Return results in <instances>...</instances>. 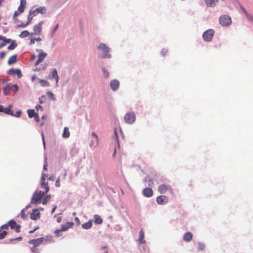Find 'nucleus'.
<instances>
[{"label":"nucleus","instance_id":"1","mask_svg":"<svg viewBox=\"0 0 253 253\" xmlns=\"http://www.w3.org/2000/svg\"><path fill=\"white\" fill-rule=\"evenodd\" d=\"M46 194L41 191H36L33 195V204H38L42 202V198Z\"/></svg>","mask_w":253,"mask_h":253},{"label":"nucleus","instance_id":"2","mask_svg":"<svg viewBox=\"0 0 253 253\" xmlns=\"http://www.w3.org/2000/svg\"><path fill=\"white\" fill-rule=\"evenodd\" d=\"M26 4V0H20V4L17 10L15 11L13 16V20L15 21L17 20V17L18 15L22 13L25 9Z\"/></svg>","mask_w":253,"mask_h":253},{"label":"nucleus","instance_id":"3","mask_svg":"<svg viewBox=\"0 0 253 253\" xmlns=\"http://www.w3.org/2000/svg\"><path fill=\"white\" fill-rule=\"evenodd\" d=\"M219 23L222 26H228L232 23L231 17L226 14H223L219 17Z\"/></svg>","mask_w":253,"mask_h":253},{"label":"nucleus","instance_id":"4","mask_svg":"<svg viewBox=\"0 0 253 253\" xmlns=\"http://www.w3.org/2000/svg\"><path fill=\"white\" fill-rule=\"evenodd\" d=\"M158 191L161 194H165L169 191L171 195H173V192L170 185L166 184H162L158 187Z\"/></svg>","mask_w":253,"mask_h":253},{"label":"nucleus","instance_id":"5","mask_svg":"<svg viewBox=\"0 0 253 253\" xmlns=\"http://www.w3.org/2000/svg\"><path fill=\"white\" fill-rule=\"evenodd\" d=\"M98 49L103 51V54L101 56L102 58H110L111 57V54L109 53L110 51V48L105 44L101 43L98 46Z\"/></svg>","mask_w":253,"mask_h":253},{"label":"nucleus","instance_id":"6","mask_svg":"<svg viewBox=\"0 0 253 253\" xmlns=\"http://www.w3.org/2000/svg\"><path fill=\"white\" fill-rule=\"evenodd\" d=\"M125 122L128 124H132L135 121V114L133 112H128L124 116Z\"/></svg>","mask_w":253,"mask_h":253},{"label":"nucleus","instance_id":"7","mask_svg":"<svg viewBox=\"0 0 253 253\" xmlns=\"http://www.w3.org/2000/svg\"><path fill=\"white\" fill-rule=\"evenodd\" d=\"M214 34V31L212 29H209L204 32L203 34V38L205 41L211 42L213 35Z\"/></svg>","mask_w":253,"mask_h":253},{"label":"nucleus","instance_id":"8","mask_svg":"<svg viewBox=\"0 0 253 253\" xmlns=\"http://www.w3.org/2000/svg\"><path fill=\"white\" fill-rule=\"evenodd\" d=\"M7 74L12 77L16 76L17 79H20L22 76L21 71L19 69L11 68L7 71Z\"/></svg>","mask_w":253,"mask_h":253},{"label":"nucleus","instance_id":"9","mask_svg":"<svg viewBox=\"0 0 253 253\" xmlns=\"http://www.w3.org/2000/svg\"><path fill=\"white\" fill-rule=\"evenodd\" d=\"M74 225V223L73 222H68L64 224H62L61 229L56 230L55 231V233L57 235L61 231H67L69 228H72Z\"/></svg>","mask_w":253,"mask_h":253},{"label":"nucleus","instance_id":"10","mask_svg":"<svg viewBox=\"0 0 253 253\" xmlns=\"http://www.w3.org/2000/svg\"><path fill=\"white\" fill-rule=\"evenodd\" d=\"M98 139L95 133L92 132L91 134V139L90 143V146L91 148H94L98 146Z\"/></svg>","mask_w":253,"mask_h":253},{"label":"nucleus","instance_id":"11","mask_svg":"<svg viewBox=\"0 0 253 253\" xmlns=\"http://www.w3.org/2000/svg\"><path fill=\"white\" fill-rule=\"evenodd\" d=\"M30 208V207L27 206L26 208L22 210L21 213V217L23 219H25L28 217L32 219V212L30 211H29Z\"/></svg>","mask_w":253,"mask_h":253},{"label":"nucleus","instance_id":"12","mask_svg":"<svg viewBox=\"0 0 253 253\" xmlns=\"http://www.w3.org/2000/svg\"><path fill=\"white\" fill-rule=\"evenodd\" d=\"M8 224L10 228L12 230H14L15 232L18 233L20 232V226L16 223V222L13 219L8 221Z\"/></svg>","mask_w":253,"mask_h":253},{"label":"nucleus","instance_id":"13","mask_svg":"<svg viewBox=\"0 0 253 253\" xmlns=\"http://www.w3.org/2000/svg\"><path fill=\"white\" fill-rule=\"evenodd\" d=\"M39 54L38 55V58L35 63V66L38 65L40 63L42 62L44 58L47 56V54L44 52L42 50H39Z\"/></svg>","mask_w":253,"mask_h":253},{"label":"nucleus","instance_id":"14","mask_svg":"<svg viewBox=\"0 0 253 253\" xmlns=\"http://www.w3.org/2000/svg\"><path fill=\"white\" fill-rule=\"evenodd\" d=\"M156 202L159 205H163L168 202V198L166 196L161 195L157 197Z\"/></svg>","mask_w":253,"mask_h":253},{"label":"nucleus","instance_id":"15","mask_svg":"<svg viewBox=\"0 0 253 253\" xmlns=\"http://www.w3.org/2000/svg\"><path fill=\"white\" fill-rule=\"evenodd\" d=\"M42 23L43 22L41 21L39 22L38 24L34 26V33H33V34H34L35 35H40L41 33Z\"/></svg>","mask_w":253,"mask_h":253},{"label":"nucleus","instance_id":"16","mask_svg":"<svg viewBox=\"0 0 253 253\" xmlns=\"http://www.w3.org/2000/svg\"><path fill=\"white\" fill-rule=\"evenodd\" d=\"M143 194L146 197H151L153 195V192L151 188H145L143 190Z\"/></svg>","mask_w":253,"mask_h":253},{"label":"nucleus","instance_id":"17","mask_svg":"<svg viewBox=\"0 0 253 253\" xmlns=\"http://www.w3.org/2000/svg\"><path fill=\"white\" fill-rule=\"evenodd\" d=\"M46 11V8L44 6H42L37 8L36 9L33 11V16L37 15L38 13L44 14Z\"/></svg>","mask_w":253,"mask_h":253},{"label":"nucleus","instance_id":"18","mask_svg":"<svg viewBox=\"0 0 253 253\" xmlns=\"http://www.w3.org/2000/svg\"><path fill=\"white\" fill-rule=\"evenodd\" d=\"M46 242V239H44V238H40L37 239L33 240V244L34 246L37 247L39 246L42 243H45Z\"/></svg>","mask_w":253,"mask_h":253},{"label":"nucleus","instance_id":"19","mask_svg":"<svg viewBox=\"0 0 253 253\" xmlns=\"http://www.w3.org/2000/svg\"><path fill=\"white\" fill-rule=\"evenodd\" d=\"M110 86L112 90H116L119 87V82L116 80H114L111 82Z\"/></svg>","mask_w":253,"mask_h":253},{"label":"nucleus","instance_id":"20","mask_svg":"<svg viewBox=\"0 0 253 253\" xmlns=\"http://www.w3.org/2000/svg\"><path fill=\"white\" fill-rule=\"evenodd\" d=\"M52 78L55 79L56 85L58 86L59 77L58 75L57 71L56 69H54L51 73Z\"/></svg>","mask_w":253,"mask_h":253},{"label":"nucleus","instance_id":"21","mask_svg":"<svg viewBox=\"0 0 253 253\" xmlns=\"http://www.w3.org/2000/svg\"><path fill=\"white\" fill-rule=\"evenodd\" d=\"M41 217V214L39 209L33 210V220H37Z\"/></svg>","mask_w":253,"mask_h":253},{"label":"nucleus","instance_id":"22","mask_svg":"<svg viewBox=\"0 0 253 253\" xmlns=\"http://www.w3.org/2000/svg\"><path fill=\"white\" fill-rule=\"evenodd\" d=\"M92 226V220H89L88 221L83 223L82 225V227L83 229L88 230L90 229Z\"/></svg>","mask_w":253,"mask_h":253},{"label":"nucleus","instance_id":"23","mask_svg":"<svg viewBox=\"0 0 253 253\" xmlns=\"http://www.w3.org/2000/svg\"><path fill=\"white\" fill-rule=\"evenodd\" d=\"M17 55L16 54L10 56L7 61V64L8 65H12L15 63L17 61Z\"/></svg>","mask_w":253,"mask_h":253},{"label":"nucleus","instance_id":"24","mask_svg":"<svg viewBox=\"0 0 253 253\" xmlns=\"http://www.w3.org/2000/svg\"><path fill=\"white\" fill-rule=\"evenodd\" d=\"M218 0H205V3L208 7L214 6Z\"/></svg>","mask_w":253,"mask_h":253},{"label":"nucleus","instance_id":"25","mask_svg":"<svg viewBox=\"0 0 253 253\" xmlns=\"http://www.w3.org/2000/svg\"><path fill=\"white\" fill-rule=\"evenodd\" d=\"M94 222L96 224H100L102 223L103 220L101 216L98 214H94L93 216Z\"/></svg>","mask_w":253,"mask_h":253},{"label":"nucleus","instance_id":"26","mask_svg":"<svg viewBox=\"0 0 253 253\" xmlns=\"http://www.w3.org/2000/svg\"><path fill=\"white\" fill-rule=\"evenodd\" d=\"M192 234L190 232L186 233L183 236V240L185 242H189L192 239Z\"/></svg>","mask_w":253,"mask_h":253},{"label":"nucleus","instance_id":"27","mask_svg":"<svg viewBox=\"0 0 253 253\" xmlns=\"http://www.w3.org/2000/svg\"><path fill=\"white\" fill-rule=\"evenodd\" d=\"M144 233L142 229H141L139 232V242L140 244H143L145 243V241L144 239Z\"/></svg>","mask_w":253,"mask_h":253},{"label":"nucleus","instance_id":"28","mask_svg":"<svg viewBox=\"0 0 253 253\" xmlns=\"http://www.w3.org/2000/svg\"><path fill=\"white\" fill-rule=\"evenodd\" d=\"M70 132L68 127H65L64 128L63 132L62 133V137L64 138H68L70 136Z\"/></svg>","mask_w":253,"mask_h":253},{"label":"nucleus","instance_id":"29","mask_svg":"<svg viewBox=\"0 0 253 253\" xmlns=\"http://www.w3.org/2000/svg\"><path fill=\"white\" fill-rule=\"evenodd\" d=\"M42 187L45 189V191L43 192L45 194H46L49 190V187L48 185L47 182H45V181H42L41 184Z\"/></svg>","mask_w":253,"mask_h":253},{"label":"nucleus","instance_id":"30","mask_svg":"<svg viewBox=\"0 0 253 253\" xmlns=\"http://www.w3.org/2000/svg\"><path fill=\"white\" fill-rule=\"evenodd\" d=\"M51 196L50 195H47L45 196L42 200V204L43 205H45L50 200Z\"/></svg>","mask_w":253,"mask_h":253},{"label":"nucleus","instance_id":"31","mask_svg":"<svg viewBox=\"0 0 253 253\" xmlns=\"http://www.w3.org/2000/svg\"><path fill=\"white\" fill-rule=\"evenodd\" d=\"M11 44L7 47L8 50L14 49L17 45L15 41H12Z\"/></svg>","mask_w":253,"mask_h":253},{"label":"nucleus","instance_id":"32","mask_svg":"<svg viewBox=\"0 0 253 253\" xmlns=\"http://www.w3.org/2000/svg\"><path fill=\"white\" fill-rule=\"evenodd\" d=\"M3 112L6 114H9L10 115H13V111L11 110V106H9L7 108H4Z\"/></svg>","mask_w":253,"mask_h":253},{"label":"nucleus","instance_id":"33","mask_svg":"<svg viewBox=\"0 0 253 253\" xmlns=\"http://www.w3.org/2000/svg\"><path fill=\"white\" fill-rule=\"evenodd\" d=\"M30 35L29 32L28 31H22L19 35V37L22 38H24L28 37Z\"/></svg>","mask_w":253,"mask_h":253},{"label":"nucleus","instance_id":"34","mask_svg":"<svg viewBox=\"0 0 253 253\" xmlns=\"http://www.w3.org/2000/svg\"><path fill=\"white\" fill-rule=\"evenodd\" d=\"M39 83L42 86H48L49 85V83L44 80H40Z\"/></svg>","mask_w":253,"mask_h":253},{"label":"nucleus","instance_id":"35","mask_svg":"<svg viewBox=\"0 0 253 253\" xmlns=\"http://www.w3.org/2000/svg\"><path fill=\"white\" fill-rule=\"evenodd\" d=\"M102 71L103 73V76L105 78H107L109 76V73L107 70H106L104 68H102Z\"/></svg>","mask_w":253,"mask_h":253},{"label":"nucleus","instance_id":"36","mask_svg":"<svg viewBox=\"0 0 253 253\" xmlns=\"http://www.w3.org/2000/svg\"><path fill=\"white\" fill-rule=\"evenodd\" d=\"M0 40H2L4 42H6V43H10L11 42V39H7L5 37L2 36H0Z\"/></svg>","mask_w":253,"mask_h":253},{"label":"nucleus","instance_id":"37","mask_svg":"<svg viewBox=\"0 0 253 253\" xmlns=\"http://www.w3.org/2000/svg\"><path fill=\"white\" fill-rule=\"evenodd\" d=\"M33 118H34L35 120L38 122L39 121V118L37 113H35V110L33 109Z\"/></svg>","mask_w":253,"mask_h":253},{"label":"nucleus","instance_id":"38","mask_svg":"<svg viewBox=\"0 0 253 253\" xmlns=\"http://www.w3.org/2000/svg\"><path fill=\"white\" fill-rule=\"evenodd\" d=\"M8 227H9V225L8 224V222H7L5 224L1 225L0 227L1 232H2V231H1L2 229H7L8 228Z\"/></svg>","mask_w":253,"mask_h":253},{"label":"nucleus","instance_id":"39","mask_svg":"<svg viewBox=\"0 0 253 253\" xmlns=\"http://www.w3.org/2000/svg\"><path fill=\"white\" fill-rule=\"evenodd\" d=\"M47 96L50 97L52 100H55V98L54 97L53 94L51 91H47Z\"/></svg>","mask_w":253,"mask_h":253},{"label":"nucleus","instance_id":"40","mask_svg":"<svg viewBox=\"0 0 253 253\" xmlns=\"http://www.w3.org/2000/svg\"><path fill=\"white\" fill-rule=\"evenodd\" d=\"M205 249V245L204 244L199 243L198 245V249L199 251H202Z\"/></svg>","mask_w":253,"mask_h":253},{"label":"nucleus","instance_id":"41","mask_svg":"<svg viewBox=\"0 0 253 253\" xmlns=\"http://www.w3.org/2000/svg\"><path fill=\"white\" fill-rule=\"evenodd\" d=\"M21 112L20 111H17L15 113H14L13 112V115H11L12 116H14V117H19L21 115Z\"/></svg>","mask_w":253,"mask_h":253},{"label":"nucleus","instance_id":"42","mask_svg":"<svg viewBox=\"0 0 253 253\" xmlns=\"http://www.w3.org/2000/svg\"><path fill=\"white\" fill-rule=\"evenodd\" d=\"M60 178L59 177H58L55 181V186L57 187H59L60 186Z\"/></svg>","mask_w":253,"mask_h":253},{"label":"nucleus","instance_id":"43","mask_svg":"<svg viewBox=\"0 0 253 253\" xmlns=\"http://www.w3.org/2000/svg\"><path fill=\"white\" fill-rule=\"evenodd\" d=\"M167 52H168L167 49H163L161 51V53L163 56H165L166 55V54L167 53Z\"/></svg>","mask_w":253,"mask_h":253},{"label":"nucleus","instance_id":"44","mask_svg":"<svg viewBox=\"0 0 253 253\" xmlns=\"http://www.w3.org/2000/svg\"><path fill=\"white\" fill-rule=\"evenodd\" d=\"M248 19L249 20H252L253 21V15H250L249 13L246 15Z\"/></svg>","mask_w":253,"mask_h":253},{"label":"nucleus","instance_id":"45","mask_svg":"<svg viewBox=\"0 0 253 253\" xmlns=\"http://www.w3.org/2000/svg\"><path fill=\"white\" fill-rule=\"evenodd\" d=\"M42 40V39L41 38H33V44L34 43L35 41L40 42Z\"/></svg>","mask_w":253,"mask_h":253},{"label":"nucleus","instance_id":"46","mask_svg":"<svg viewBox=\"0 0 253 253\" xmlns=\"http://www.w3.org/2000/svg\"><path fill=\"white\" fill-rule=\"evenodd\" d=\"M6 53L5 52H0V59H3Z\"/></svg>","mask_w":253,"mask_h":253},{"label":"nucleus","instance_id":"47","mask_svg":"<svg viewBox=\"0 0 253 253\" xmlns=\"http://www.w3.org/2000/svg\"><path fill=\"white\" fill-rule=\"evenodd\" d=\"M35 108H36V109L37 111H39V110L42 111V107L41 105H37V106L35 107Z\"/></svg>","mask_w":253,"mask_h":253},{"label":"nucleus","instance_id":"48","mask_svg":"<svg viewBox=\"0 0 253 253\" xmlns=\"http://www.w3.org/2000/svg\"><path fill=\"white\" fill-rule=\"evenodd\" d=\"M148 185L149 186H151V187L153 186L154 182H153V181L151 179L148 180Z\"/></svg>","mask_w":253,"mask_h":253},{"label":"nucleus","instance_id":"49","mask_svg":"<svg viewBox=\"0 0 253 253\" xmlns=\"http://www.w3.org/2000/svg\"><path fill=\"white\" fill-rule=\"evenodd\" d=\"M75 220L77 225H80L81 224L80 219L78 217H75Z\"/></svg>","mask_w":253,"mask_h":253},{"label":"nucleus","instance_id":"50","mask_svg":"<svg viewBox=\"0 0 253 253\" xmlns=\"http://www.w3.org/2000/svg\"><path fill=\"white\" fill-rule=\"evenodd\" d=\"M28 116L30 118H32V109H29L27 111Z\"/></svg>","mask_w":253,"mask_h":253},{"label":"nucleus","instance_id":"51","mask_svg":"<svg viewBox=\"0 0 253 253\" xmlns=\"http://www.w3.org/2000/svg\"><path fill=\"white\" fill-rule=\"evenodd\" d=\"M46 176V175L45 173H43L42 174V181H45V177Z\"/></svg>","mask_w":253,"mask_h":253},{"label":"nucleus","instance_id":"52","mask_svg":"<svg viewBox=\"0 0 253 253\" xmlns=\"http://www.w3.org/2000/svg\"><path fill=\"white\" fill-rule=\"evenodd\" d=\"M56 221L58 223H60L62 221V217L60 216L58 217L56 219Z\"/></svg>","mask_w":253,"mask_h":253},{"label":"nucleus","instance_id":"53","mask_svg":"<svg viewBox=\"0 0 253 253\" xmlns=\"http://www.w3.org/2000/svg\"><path fill=\"white\" fill-rule=\"evenodd\" d=\"M242 10L243 13L246 15V16L247 15H248V12L247 11V10L245 8H242Z\"/></svg>","mask_w":253,"mask_h":253},{"label":"nucleus","instance_id":"54","mask_svg":"<svg viewBox=\"0 0 253 253\" xmlns=\"http://www.w3.org/2000/svg\"><path fill=\"white\" fill-rule=\"evenodd\" d=\"M56 208H57V206H54L53 207L52 209L51 210V213H53L55 211L56 209Z\"/></svg>","mask_w":253,"mask_h":253},{"label":"nucleus","instance_id":"55","mask_svg":"<svg viewBox=\"0 0 253 253\" xmlns=\"http://www.w3.org/2000/svg\"><path fill=\"white\" fill-rule=\"evenodd\" d=\"M4 107L2 105H0V112H3L4 110Z\"/></svg>","mask_w":253,"mask_h":253},{"label":"nucleus","instance_id":"56","mask_svg":"<svg viewBox=\"0 0 253 253\" xmlns=\"http://www.w3.org/2000/svg\"><path fill=\"white\" fill-rule=\"evenodd\" d=\"M55 179V176H50L48 178V179L50 180H52V181H54Z\"/></svg>","mask_w":253,"mask_h":253},{"label":"nucleus","instance_id":"57","mask_svg":"<svg viewBox=\"0 0 253 253\" xmlns=\"http://www.w3.org/2000/svg\"><path fill=\"white\" fill-rule=\"evenodd\" d=\"M58 24H57L55 27H54V29H53V32H55V31L57 30V29H58Z\"/></svg>","mask_w":253,"mask_h":253},{"label":"nucleus","instance_id":"58","mask_svg":"<svg viewBox=\"0 0 253 253\" xmlns=\"http://www.w3.org/2000/svg\"><path fill=\"white\" fill-rule=\"evenodd\" d=\"M3 93H4V94L5 95H7V94H8V92H7V91H6V88H4V89H3Z\"/></svg>","mask_w":253,"mask_h":253},{"label":"nucleus","instance_id":"59","mask_svg":"<svg viewBox=\"0 0 253 253\" xmlns=\"http://www.w3.org/2000/svg\"><path fill=\"white\" fill-rule=\"evenodd\" d=\"M21 239H22L21 237H18V238H17L15 239H11L10 241H14V240H17L19 241V240H21Z\"/></svg>","mask_w":253,"mask_h":253},{"label":"nucleus","instance_id":"60","mask_svg":"<svg viewBox=\"0 0 253 253\" xmlns=\"http://www.w3.org/2000/svg\"><path fill=\"white\" fill-rule=\"evenodd\" d=\"M39 228V226H37V227H36L35 228H34V229H33V233L35 231H36L37 230H38Z\"/></svg>","mask_w":253,"mask_h":253},{"label":"nucleus","instance_id":"61","mask_svg":"<svg viewBox=\"0 0 253 253\" xmlns=\"http://www.w3.org/2000/svg\"><path fill=\"white\" fill-rule=\"evenodd\" d=\"M5 45V43L4 42H1L0 43V48L1 47H3Z\"/></svg>","mask_w":253,"mask_h":253},{"label":"nucleus","instance_id":"62","mask_svg":"<svg viewBox=\"0 0 253 253\" xmlns=\"http://www.w3.org/2000/svg\"><path fill=\"white\" fill-rule=\"evenodd\" d=\"M13 86L15 88L16 91L18 90V86L17 85L14 84Z\"/></svg>","mask_w":253,"mask_h":253},{"label":"nucleus","instance_id":"63","mask_svg":"<svg viewBox=\"0 0 253 253\" xmlns=\"http://www.w3.org/2000/svg\"><path fill=\"white\" fill-rule=\"evenodd\" d=\"M43 169L45 170H47V168H46V165H44Z\"/></svg>","mask_w":253,"mask_h":253},{"label":"nucleus","instance_id":"64","mask_svg":"<svg viewBox=\"0 0 253 253\" xmlns=\"http://www.w3.org/2000/svg\"><path fill=\"white\" fill-rule=\"evenodd\" d=\"M115 134L116 135L117 138H118L117 134V130L116 129H115Z\"/></svg>","mask_w":253,"mask_h":253}]
</instances>
